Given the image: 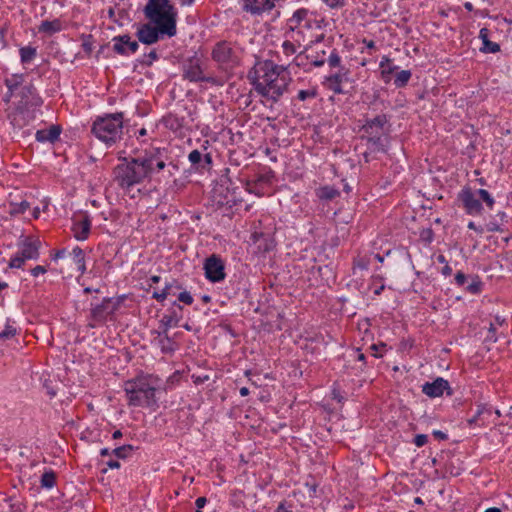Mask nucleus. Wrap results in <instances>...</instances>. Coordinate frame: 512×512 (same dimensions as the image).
<instances>
[{"label":"nucleus","mask_w":512,"mask_h":512,"mask_svg":"<svg viewBox=\"0 0 512 512\" xmlns=\"http://www.w3.org/2000/svg\"><path fill=\"white\" fill-rule=\"evenodd\" d=\"M71 254H72V257H73V261L75 262L76 265H78L81 262L85 261L84 252H83V250L79 246H75L72 249V253Z\"/></svg>","instance_id":"nucleus-41"},{"label":"nucleus","mask_w":512,"mask_h":512,"mask_svg":"<svg viewBox=\"0 0 512 512\" xmlns=\"http://www.w3.org/2000/svg\"><path fill=\"white\" fill-rule=\"evenodd\" d=\"M91 220L87 214L76 215L72 220V233L76 240L84 241L88 238L91 230Z\"/></svg>","instance_id":"nucleus-11"},{"label":"nucleus","mask_w":512,"mask_h":512,"mask_svg":"<svg viewBox=\"0 0 512 512\" xmlns=\"http://www.w3.org/2000/svg\"><path fill=\"white\" fill-rule=\"evenodd\" d=\"M67 255V250L66 249H60V250H57L54 254H52L51 258L53 261H58L60 259H63L65 258Z\"/></svg>","instance_id":"nucleus-53"},{"label":"nucleus","mask_w":512,"mask_h":512,"mask_svg":"<svg viewBox=\"0 0 512 512\" xmlns=\"http://www.w3.org/2000/svg\"><path fill=\"white\" fill-rule=\"evenodd\" d=\"M178 300L186 305H191L194 301V298L190 292L183 291L179 293Z\"/></svg>","instance_id":"nucleus-45"},{"label":"nucleus","mask_w":512,"mask_h":512,"mask_svg":"<svg viewBox=\"0 0 512 512\" xmlns=\"http://www.w3.org/2000/svg\"><path fill=\"white\" fill-rule=\"evenodd\" d=\"M106 465L110 469H118V468H120V462L118 460H114V459H109L106 462Z\"/></svg>","instance_id":"nucleus-57"},{"label":"nucleus","mask_w":512,"mask_h":512,"mask_svg":"<svg viewBox=\"0 0 512 512\" xmlns=\"http://www.w3.org/2000/svg\"><path fill=\"white\" fill-rule=\"evenodd\" d=\"M479 38L482 41L480 51L484 53H496L500 50L498 43L489 40V30L487 28L484 27L480 29Z\"/></svg>","instance_id":"nucleus-21"},{"label":"nucleus","mask_w":512,"mask_h":512,"mask_svg":"<svg viewBox=\"0 0 512 512\" xmlns=\"http://www.w3.org/2000/svg\"><path fill=\"white\" fill-rule=\"evenodd\" d=\"M27 260L23 258V256L17 252L15 255H13L8 263V267L11 269H20L23 267L24 263Z\"/></svg>","instance_id":"nucleus-38"},{"label":"nucleus","mask_w":512,"mask_h":512,"mask_svg":"<svg viewBox=\"0 0 512 512\" xmlns=\"http://www.w3.org/2000/svg\"><path fill=\"white\" fill-rule=\"evenodd\" d=\"M41 488L51 490L56 485V474L53 470L45 471L40 479Z\"/></svg>","instance_id":"nucleus-29"},{"label":"nucleus","mask_w":512,"mask_h":512,"mask_svg":"<svg viewBox=\"0 0 512 512\" xmlns=\"http://www.w3.org/2000/svg\"><path fill=\"white\" fill-rule=\"evenodd\" d=\"M77 269L81 274H84L86 272V263L85 261L81 262L77 265Z\"/></svg>","instance_id":"nucleus-63"},{"label":"nucleus","mask_w":512,"mask_h":512,"mask_svg":"<svg viewBox=\"0 0 512 512\" xmlns=\"http://www.w3.org/2000/svg\"><path fill=\"white\" fill-rule=\"evenodd\" d=\"M40 242L35 239L26 238L20 245L18 252L26 260H36L39 258Z\"/></svg>","instance_id":"nucleus-17"},{"label":"nucleus","mask_w":512,"mask_h":512,"mask_svg":"<svg viewBox=\"0 0 512 512\" xmlns=\"http://www.w3.org/2000/svg\"><path fill=\"white\" fill-rule=\"evenodd\" d=\"M40 213H41V208L40 207H34L33 208V211H32V216L34 219H38L39 216H40Z\"/></svg>","instance_id":"nucleus-62"},{"label":"nucleus","mask_w":512,"mask_h":512,"mask_svg":"<svg viewBox=\"0 0 512 512\" xmlns=\"http://www.w3.org/2000/svg\"><path fill=\"white\" fill-rule=\"evenodd\" d=\"M206 504H207V499L205 497L197 498L195 501L196 512H202V509L205 507Z\"/></svg>","instance_id":"nucleus-52"},{"label":"nucleus","mask_w":512,"mask_h":512,"mask_svg":"<svg viewBox=\"0 0 512 512\" xmlns=\"http://www.w3.org/2000/svg\"><path fill=\"white\" fill-rule=\"evenodd\" d=\"M62 132L59 125H51L47 129L37 130L35 133V139L40 143H55Z\"/></svg>","instance_id":"nucleus-18"},{"label":"nucleus","mask_w":512,"mask_h":512,"mask_svg":"<svg viewBox=\"0 0 512 512\" xmlns=\"http://www.w3.org/2000/svg\"><path fill=\"white\" fill-rule=\"evenodd\" d=\"M422 392L430 398L441 397L445 392L449 396L452 395L449 382L441 377L436 378L432 382H426L422 386Z\"/></svg>","instance_id":"nucleus-10"},{"label":"nucleus","mask_w":512,"mask_h":512,"mask_svg":"<svg viewBox=\"0 0 512 512\" xmlns=\"http://www.w3.org/2000/svg\"><path fill=\"white\" fill-rule=\"evenodd\" d=\"M484 287V283L478 275H469L464 290L471 295H479Z\"/></svg>","instance_id":"nucleus-22"},{"label":"nucleus","mask_w":512,"mask_h":512,"mask_svg":"<svg viewBox=\"0 0 512 512\" xmlns=\"http://www.w3.org/2000/svg\"><path fill=\"white\" fill-rule=\"evenodd\" d=\"M123 123V112L96 116L91 125V133L107 147H111L122 139Z\"/></svg>","instance_id":"nucleus-7"},{"label":"nucleus","mask_w":512,"mask_h":512,"mask_svg":"<svg viewBox=\"0 0 512 512\" xmlns=\"http://www.w3.org/2000/svg\"><path fill=\"white\" fill-rule=\"evenodd\" d=\"M349 82L348 73L346 71L340 70L337 73L330 74L326 76L323 81V86L333 91L335 94L344 93V86Z\"/></svg>","instance_id":"nucleus-13"},{"label":"nucleus","mask_w":512,"mask_h":512,"mask_svg":"<svg viewBox=\"0 0 512 512\" xmlns=\"http://www.w3.org/2000/svg\"><path fill=\"white\" fill-rule=\"evenodd\" d=\"M432 435L438 440L443 441V440L448 439V435L441 430H433Z\"/></svg>","instance_id":"nucleus-55"},{"label":"nucleus","mask_w":512,"mask_h":512,"mask_svg":"<svg viewBox=\"0 0 512 512\" xmlns=\"http://www.w3.org/2000/svg\"><path fill=\"white\" fill-rule=\"evenodd\" d=\"M91 39H92V36H91V35H88V36L84 39L83 44H82V46H83L84 50H85L86 52H88V53H90V52L92 51V41H91Z\"/></svg>","instance_id":"nucleus-54"},{"label":"nucleus","mask_w":512,"mask_h":512,"mask_svg":"<svg viewBox=\"0 0 512 512\" xmlns=\"http://www.w3.org/2000/svg\"><path fill=\"white\" fill-rule=\"evenodd\" d=\"M203 269L206 279L212 283L222 282L226 278L225 263L216 254L205 259Z\"/></svg>","instance_id":"nucleus-8"},{"label":"nucleus","mask_w":512,"mask_h":512,"mask_svg":"<svg viewBox=\"0 0 512 512\" xmlns=\"http://www.w3.org/2000/svg\"><path fill=\"white\" fill-rule=\"evenodd\" d=\"M162 381L154 374H139L123 384V391L130 407L155 411L158 408L156 393L161 390Z\"/></svg>","instance_id":"nucleus-3"},{"label":"nucleus","mask_w":512,"mask_h":512,"mask_svg":"<svg viewBox=\"0 0 512 512\" xmlns=\"http://www.w3.org/2000/svg\"><path fill=\"white\" fill-rule=\"evenodd\" d=\"M160 35H162L160 29L157 26H152L150 24H143L137 30L139 41L146 45L156 43L159 40Z\"/></svg>","instance_id":"nucleus-16"},{"label":"nucleus","mask_w":512,"mask_h":512,"mask_svg":"<svg viewBox=\"0 0 512 512\" xmlns=\"http://www.w3.org/2000/svg\"><path fill=\"white\" fill-rule=\"evenodd\" d=\"M143 11L145 17L160 29L162 35H176L178 12L170 0H149Z\"/></svg>","instance_id":"nucleus-6"},{"label":"nucleus","mask_w":512,"mask_h":512,"mask_svg":"<svg viewBox=\"0 0 512 512\" xmlns=\"http://www.w3.org/2000/svg\"><path fill=\"white\" fill-rule=\"evenodd\" d=\"M330 8H340L345 5L346 0H323Z\"/></svg>","instance_id":"nucleus-50"},{"label":"nucleus","mask_w":512,"mask_h":512,"mask_svg":"<svg viewBox=\"0 0 512 512\" xmlns=\"http://www.w3.org/2000/svg\"><path fill=\"white\" fill-rule=\"evenodd\" d=\"M29 74L12 73L5 76L7 93L3 101L8 104V117L14 125L23 126L35 118V111L43 101L31 85Z\"/></svg>","instance_id":"nucleus-1"},{"label":"nucleus","mask_w":512,"mask_h":512,"mask_svg":"<svg viewBox=\"0 0 512 512\" xmlns=\"http://www.w3.org/2000/svg\"><path fill=\"white\" fill-rule=\"evenodd\" d=\"M167 155L165 149L152 148L137 158L124 161L114 169L115 179L118 184L129 189L145 180H152L165 167Z\"/></svg>","instance_id":"nucleus-2"},{"label":"nucleus","mask_w":512,"mask_h":512,"mask_svg":"<svg viewBox=\"0 0 512 512\" xmlns=\"http://www.w3.org/2000/svg\"><path fill=\"white\" fill-rule=\"evenodd\" d=\"M138 47H139L138 42L135 41V40H132L130 38V40L128 42V48H127V54L126 55L134 54L136 52V50L138 49Z\"/></svg>","instance_id":"nucleus-51"},{"label":"nucleus","mask_w":512,"mask_h":512,"mask_svg":"<svg viewBox=\"0 0 512 512\" xmlns=\"http://www.w3.org/2000/svg\"><path fill=\"white\" fill-rule=\"evenodd\" d=\"M17 333V328L14 326V322L7 320L4 329L0 332V340H7L14 337Z\"/></svg>","instance_id":"nucleus-33"},{"label":"nucleus","mask_w":512,"mask_h":512,"mask_svg":"<svg viewBox=\"0 0 512 512\" xmlns=\"http://www.w3.org/2000/svg\"><path fill=\"white\" fill-rule=\"evenodd\" d=\"M355 353H356V359H357L358 361L363 362V364H365L366 357H365V355L360 351V349H356Z\"/></svg>","instance_id":"nucleus-60"},{"label":"nucleus","mask_w":512,"mask_h":512,"mask_svg":"<svg viewBox=\"0 0 512 512\" xmlns=\"http://www.w3.org/2000/svg\"><path fill=\"white\" fill-rule=\"evenodd\" d=\"M202 159V154L198 150H192L188 155V160L192 165L199 164Z\"/></svg>","instance_id":"nucleus-46"},{"label":"nucleus","mask_w":512,"mask_h":512,"mask_svg":"<svg viewBox=\"0 0 512 512\" xmlns=\"http://www.w3.org/2000/svg\"><path fill=\"white\" fill-rule=\"evenodd\" d=\"M395 68H398V66H386L382 70L381 75L385 83H389L392 80Z\"/></svg>","instance_id":"nucleus-42"},{"label":"nucleus","mask_w":512,"mask_h":512,"mask_svg":"<svg viewBox=\"0 0 512 512\" xmlns=\"http://www.w3.org/2000/svg\"><path fill=\"white\" fill-rule=\"evenodd\" d=\"M441 274L444 277H448V276H450L452 274V268L449 266L448 263H446V265H444V267L442 268Z\"/></svg>","instance_id":"nucleus-58"},{"label":"nucleus","mask_w":512,"mask_h":512,"mask_svg":"<svg viewBox=\"0 0 512 512\" xmlns=\"http://www.w3.org/2000/svg\"><path fill=\"white\" fill-rule=\"evenodd\" d=\"M151 334L153 336L152 344L158 347L163 354H173L177 350V343L167 332L153 330Z\"/></svg>","instance_id":"nucleus-12"},{"label":"nucleus","mask_w":512,"mask_h":512,"mask_svg":"<svg viewBox=\"0 0 512 512\" xmlns=\"http://www.w3.org/2000/svg\"><path fill=\"white\" fill-rule=\"evenodd\" d=\"M316 97V91L314 89H308V90H300L297 94V98L301 101H305L309 98H315Z\"/></svg>","instance_id":"nucleus-44"},{"label":"nucleus","mask_w":512,"mask_h":512,"mask_svg":"<svg viewBox=\"0 0 512 512\" xmlns=\"http://www.w3.org/2000/svg\"><path fill=\"white\" fill-rule=\"evenodd\" d=\"M132 450V447L130 445H125L121 447H117L113 450H111L112 455L116 456L117 458H126L128 453Z\"/></svg>","instance_id":"nucleus-40"},{"label":"nucleus","mask_w":512,"mask_h":512,"mask_svg":"<svg viewBox=\"0 0 512 512\" xmlns=\"http://www.w3.org/2000/svg\"><path fill=\"white\" fill-rule=\"evenodd\" d=\"M251 239L255 245L254 253L256 254H264L272 250L274 246L273 241L263 233L255 232L252 234Z\"/></svg>","instance_id":"nucleus-19"},{"label":"nucleus","mask_w":512,"mask_h":512,"mask_svg":"<svg viewBox=\"0 0 512 512\" xmlns=\"http://www.w3.org/2000/svg\"><path fill=\"white\" fill-rule=\"evenodd\" d=\"M427 442H428V436L426 434H417L413 440V443L417 447H423L424 445L427 444Z\"/></svg>","instance_id":"nucleus-47"},{"label":"nucleus","mask_w":512,"mask_h":512,"mask_svg":"<svg viewBox=\"0 0 512 512\" xmlns=\"http://www.w3.org/2000/svg\"><path fill=\"white\" fill-rule=\"evenodd\" d=\"M249 78L258 94L273 100L284 93L291 80L285 66H253Z\"/></svg>","instance_id":"nucleus-4"},{"label":"nucleus","mask_w":512,"mask_h":512,"mask_svg":"<svg viewBox=\"0 0 512 512\" xmlns=\"http://www.w3.org/2000/svg\"><path fill=\"white\" fill-rule=\"evenodd\" d=\"M212 58L217 63H226L232 62L237 63L238 59L230 47V45L226 42L218 43L212 52Z\"/></svg>","instance_id":"nucleus-14"},{"label":"nucleus","mask_w":512,"mask_h":512,"mask_svg":"<svg viewBox=\"0 0 512 512\" xmlns=\"http://www.w3.org/2000/svg\"><path fill=\"white\" fill-rule=\"evenodd\" d=\"M488 231H491V232H498V231H501V227L494 223V222H490L488 224Z\"/></svg>","instance_id":"nucleus-59"},{"label":"nucleus","mask_w":512,"mask_h":512,"mask_svg":"<svg viewBox=\"0 0 512 512\" xmlns=\"http://www.w3.org/2000/svg\"><path fill=\"white\" fill-rule=\"evenodd\" d=\"M106 307L104 304H98L91 309V317L95 322H104L106 320Z\"/></svg>","instance_id":"nucleus-32"},{"label":"nucleus","mask_w":512,"mask_h":512,"mask_svg":"<svg viewBox=\"0 0 512 512\" xmlns=\"http://www.w3.org/2000/svg\"><path fill=\"white\" fill-rule=\"evenodd\" d=\"M47 272V268L42 265H37L30 270V273L33 277L37 278L41 275H44Z\"/></svg>","instance_id":"nucleus-48"},{"label":"nucleus","mask_w":512,"mask_h":512,"mask_svg":"<svg viewBox=\"0 0 512 512\" xmlns=\"http://www.w3.org/2000/svg\"><path fill=\"white\" fill-rule=\"evenodd\" d=\"M484 512H502V510L497 507H490V508L486 509Z\"/></svg>","instance_id":"nucleus-64"},{"label":"nucleus","mask_w":512,"mask_h":512,"mask_svg":"<svg viewBox=\"0 0 512 512\" xmlns=\"http://www.w3.org/2000/svg\"><path fill=\"white\" fill-rule=\"evenodd\" d=\"M20 58L23 63L34 60L36 56V48L32 46H25L20 49Z\"/></svg>","instance_id":"nucleus-34"},{"label":"nucleus","mask_w":512,"mask_h":512,"mask_svg":"<svg viewBox=\"0 0 512 512\" xmlns=\"http://www.w3.org/2000/svg\"><path fill=\"white\" fill-rule=\"evenodd\" d=\"M276 512H292V511L290 509H288L284 503H280Z\"/></svg>","instance_id":"nucleus-61"},{"label":"nucleus","mask_w":512,"mask_h":512,"mask_svg":"<svg viewBox=\"0 0 512 512\" xmlns=\"http://www.w3.org/2000/svg\"><path fill=\"white\" fill-rule=\"evenodd\" d=\"M467 214L477 216L482 213L483 206L476 191L469 188L463 189L459 195Z\"/></svg>","instance_id":"nucleus-9"},{"label":"nucleus","mask_w":512,"mask_h":512,"mask_svg":"<svg viewBox=\"0 0 512 512\" xmlns=\"http://www.w3.org/2000/svg\"><path fill=\"white\" fill-rule=\"evenodd\" d=\"M477 193L480 198V202L483 201L489 209H493L495 200L493 196L485 189H478Z\"/></svg>","instance_id":"nucleus-36"},{"label":"nucleus","mask_w":512,"mask_h":512,"mask_svg":"<svg viewBox=\"0 0 512 512\" xmlns=\"http://www.w3.org/2000/svg\"><path fill=\"white\" fill-rule=\"evenodd\" d=\"M363 44L365 45V48L369 50V52L376 50V45L373 40L363 39Z\"/></svg>","instance_id":"nucleus-56"},{"label":"nucleus","mask_w":512,"mask_h":512,"mask_svg":"<svg viewBox=\"0 0 512 512\" xmlns=\"http://www.w3.org/2000/svg\"><path fill=\"white\" fill-rule=\"evenodd\" d=\"M468 278H469V275H466L464 274L462 271H458L456 274H455V278H454V281H455V284L458 286V287H465V284L467 283L468 281Z\"/></svg>","instance_id":"nucleus-43"},{"label":"nucleus","mask_w":512,"mask_h":512,"mask_svg":"<svg viewBox=\"0 0 512 512\" xmlns=\"http://www.w3.org/2000/svg\"><path fill=\"white\" fill-rule=\"evenodd\" d=\"M484 413L490 414V410L484 404L477 405L475 414L471 418L467 419L468 426L470 428L483 426L484 422L481 421V416Z\"/></svg>","instance_id":"nucleus-26"},{"label":"nucleus","mask_w":512,"mask_h":512,"mask_svg":"<svg viewBox=\"0 0 512 512\" xmlns=\"http://www.w3.org/2000/svg\"><path fill=\"white\" fill-rule=\"evenodd\" d=\"M130 40L129 35H121L113 38V51L120 55L127 54L128 42Z\"/></svg>","instance_id":"nucleus-27"},{"label":"nucleus","mask_w":512,"mask_h":512,"mask_svg":"<svg viewBox=\"0 0 512 512\" xmlns=\"http://www.w3.org/2000/svg\"><path fill=\"white\" fill-rule=\"evenodd\" d=\"M411 77V72L409 70H401L395 73L394 76V84L396 87H404Z\"/></svg>","instance_id":"nucleus-30"},{"label":"nucleus","mask_w":512,"mask_h":512,"mask_svg":"<svg viewBox=\"0 0 512 512\" xmlns=\"http://www.w3.org/2000/svg\"><path fill=\"white\" fill-rule=\"evenodd\" d=\"M308 16V10L301 8L296 10L292 17L288 20V25L291 30H295L301 26H304L306 28H311L310 21L307 19Z\"/></svg>","instance_id":"nucleus-20"},{"label":"nucleus","mask_w":512,"mask_h":512,"mask_svg":"<svg viewBox=\"0 0 512 512\" xmlns=\"http://www.w3.org/2000/svg\"><path fill=\"white\" fill-rule=\"evenodd\" d=\"M29 207V202L23 200L19 203H11L9 212L11 215L23 214Z\"/></svg>","instance_id":"nucleus-35"},{"label":"nucleus","mask_w":512,"mask_h":512,"mask_svg":"<svg viewBox=\"0 0 512 512\" xmlns=\"http://www.w3.org/2000/svg\"><path fill=\"white\" fill-rule=\"evenodd\" d=\"M477 193L480 198V202L483 201L489 209H493L495 200L493 196L485 189H478Z\"/></svg>","instance_id":"nucleus-37"},{"label":"nucleus","mask_w":512,"mask_h":512,"mask_svg":"<svg viewBox=\"0 0 512 512\" xmlns=\"http://www.w3.org/2000/svg\"><path fill=\"white\" fill-rule=\"evenodd\" d=\"M275 7L272 0H243V10L252 15H260Z\"/></svg>","instance_id":"nucleus-15"},{"label":"nucleus","mask_w":512,"mask_h":512,"mask_svg":"<svg viewBox=\"0 0 512 512\" xmlns=\"http://www.w3.org/2000/svg\"><path fill=\"white\" fill-rule=\"evenodd\" d=\"M385 347H386V344L380 343V344H372L370 348L374 352L373 356L375 358H381L382 354L379 351L384 349Z\"/></svg>","instance_id":"nucleus-49"},{"label":"nucleus","mask_w":512,"mask_h":512,"mask_svg":"<svg viewBox=\"0 0 512 512\" xmlns=\"http://www.w3.org/2000/svg\"><path fill=\"white\" fill-rule=\"evenodd\" d=\"M38 30L39 32H44L48 35H52L61 30V22L59 20L42 21Z\"/></svg>","instance_id":"nucleus-28"},{"label":"nucleus","mask_w":512,"mask_h":512,"mask_svg":"<svg viewBox=\"0 0 512 512\" xmlns=\"http://www.w3.org/2000/svg\"><path fill=\"white\" fill-rule=\"evenodd\" d=\"M184 77L193 82L207 81L208 78L203 74L201 66H186Z\"/></svg>","instance_id":"nucleus-25"},{"label":"nucleus","mask_w":512,"mask_h":512,"mask_svg":"<svg viewBox=\"0 0 512 512\" xmlns=\"http://www.w3.org/2000/svg\"><path fill=\"white\" fill-rule=\"evenodd\" d=\"M179 379H180L179 372L178 371L174 372L171 376L168 377L165 386L162 387L161 389H163L164 391L173 389L176 386Z\"/></svg>","instance_id":"nucleus-39"},{"label":"nucleus","mask_w":512,"mask_h":512,"mask_svg":"<svg viewBox=\"0 0 512 512\" xmlns=\"http://www.w3.org/2000/svg\"><path fill=\"white\" fill-rule=\"evenodd\" d=\"M389 119L385 114L367 118L361 126L362 139L366 140L368 151L364 153L365 161H369L370 153H386L390 144Z\"/></svg>","instance_id":"nucleus-5"},{"label":"nucleus","mask_w":512,"mask_h":512,"mask_svg":"<svg viewBox=\"0 0 512 512\" xmlns=\"http://www.w3.org/2000/svg\"><path fill=\"white\" fill-rule=\"evenodd\" d=\"M315 194L322 201H330L339 196L340 192L334 186L324 185L316 189Z\"/></svg>","instance_id":"nucleus-23"},{"label":"nucleus","mask_w":512,"mask_h":512,"mask_svg":"<svg viewBox=\"0 0 512 512\" xmlns=\"http://www.w3.org/2000/svg\"><path fill=\"white\" fill-rule=\"evenodd\" d=\"M180 318L176 315V313L165 314L159 321L158 331L169 332L172 327L178 325Z\"/></svg>","instance_id":"nucleus-24"},{"label":"nucleus","mask_w":512,"mask_h":512,"mask_svg":"<svg viewBox=\"0 0 512 512\" xmlns=\"http://www.w3.org/2000/svg\"><path fill=\"white\" fill-rule=\"evenodd\" d=\"M173 285L171 283H166L164 288L160 291H154L152 293V298L157 300L158 302L163 303L166 298L172 294Z\"/></svg>","instance_id":"nucleus-31"}]
</instances>
